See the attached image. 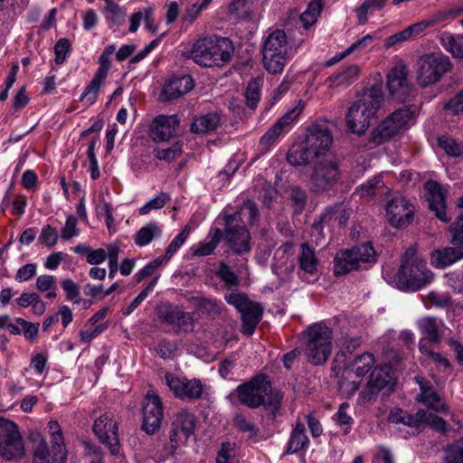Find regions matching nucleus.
<instances>
[{"mask_svg":"<svg viewBox=\"0 0 463 463\" xmlns=\"http://www.w3.org/2000/svg\"><path fill=\"white\" fill-rule=\"evenodd\" d=\"M332 144L333 137L327 124L315 123L307 128L305 138L291 147L287 160L295 166L307 165L314 160L325 158Z\"/></svg>","mask_w":463,"mask_h":463,"instance_id":"1","label":"nucleus"},{"mask_svg":"<svg viewBox=\"0 0 463 463\" xmlns=\"http://www.w3.org/2000/svg\"><path fill=\"white\" fill-rule=\"evenodd\" d=\"M259 216V210L252 201L245 202L239 211L224 218L223 240L229 250L243 254L250 250V235L246 225H252Z\"/></svg>","mask_w":463,"mask_h":463,"instance_id":"2","label":"nucleus"},{"mask_svg":"<svg viewBox=\"0 0 463 463\" xmlns=\"http://www.w3.org/2000/svg\"><path fill=\"white\" fill-rule=\"evenodd\" d=\"M383 102L382 85L374 84L365 90L360 98L352 103L346 112L345 123L348 130L357 136L364 135Z\"/></svg>","mask_w":463,"mask_h":463,"instance_id":"3","label":"nucleus"},{"mask_svg":"<svg viewBox=\"0 0 463 463\" xmlns=\"http://www.w3.org/2000/svg\"><path fill=\"white\" fill-rule=\"evenodd\" d=\"M432 279L433 273L428 269L427 262L419 257L415 249L406 250L397 272L398 288L402 290L417 291Z\"/></svg>","mask_w":463,"mask_h":463,"instance_id":"4","label":"nucleus"},{"mask_svg":"<svg viewBox=\"0 0 463 463\" xmlns=\"http://www.w3.org/2000/svg\"><path fill=\"white\" fill-rule=\"evenodd\" d=\"M232 53V43L228 38L204 37L193 44L190 56L200 66L213 67L229 61Z\"/></svg>","mask_w":463,"mask_h":463,"instance_id":"5","label":"nucleus"},{"mask_svg":"<svg viewBox=\"0 0 463 463\" xmlns=\"http://www.w3.org/2000/svg\"><path fill=\"white\" fill-rule=\"evenodd\" d=\"M261 52L264 69L270 74L282 73L292 56V48L289 47L285 31L276 29L269 33L263 41Z\"/></svg>","mask_w":463,"mask_h":463,"instance_id":"6","label":"nucleus"},{"mask_svg":"<svg viewBox=\"0 0 463 463\" xmlns=\"http://www.w3.org/2000/svg\"><path fill=\"white\" fill-rule=\"evenodd\" d=\"M305 354L313 364H322L332 352L333 331L325 323H316L304 332Z\"/></svg>","mask_w":463,"mask_h":463,"instance_id":"7","label":"nucleus"},{"mask_svg":"<svg viewBox=\"0 0 463 463\" xmlns=\"http://www.w3.org/2000/svg\"><path fill=\"white\" fill-rule=\"evenodd\" d=\"M239 401L249 408L256 409L261 405L271 406L279 403V394H272L270 383L264 375L253 377L248 383L236 388Z\"/></svg>","mask_w":463,"mask_h":463,"instance_id":"8","label":"nucleus"},{"mask_svg":"<svg viewBox=\"0 0 463 463\" xmlns=\"http://www.w3.org/2000/svg\"><path fill=\"white\" fill-rule=\"evenodd\" d=\"M414 113L408 107L394 110L371 133L370 141L379 146L400 133L406 130L413 121Z\"/></svg>","mask_w":463,"mask_h":463,"instance_id":"9","label":"nucleus"},{"mask_svg":"<svg viewBox=\"0 0 463 463\" xmlns=\"http://www.w3.org/2000/svg\"><path fill=\"white\" fill-rule=\"evenodd\" d=\"M339 162L333 156L316 161L309 178V187L314 193L330 191L340 180Z\"/></svg>","mask_w":463,"mask_h":463,"instance_id":"10","label":"nucleus"},{"mask_svg":"<svg viewBox=\"0 0 463 463\" xmlns=\"http://www.w3.org/2000/svg\"><path fill=\"white\" fill-rule=\"evenodd\" d=\"M452 69L449 58L442 53H428L418 61L417 82L421 87L435 84Z\"/></svg>","mask_w":463,"mask_h":463,"instance_id":"11","label":"nucleus"},{"mask_svg":"<svg viewBox=\"0 0 463 463\" xmlns=\"http://www.w3.org/2000/svg\"><path fill=\"white\" fill-rule=\"evenodd\" d=\"M374 260L375 250L371 242L340 250L334 259L335 274L339 276L357 270L362 263L374 261Z\"/></svg>","mask_w":463,"mask_h":463,"instance_id":"12","label":"nucleus"},{"mask_svg":"<svg viewBox=\"0 0 463 463\" xmlns=\"http://www.w3.org/2000/svg\"><path fill=\"white\" fill-rule=\"evenodd\" d=\"M453 247L439 249L431 253V264L439 269L446 268L463 258V214H459L450 226Z\"/></svg>","mask_w":463,"mask_h":463,"instance_id":"13","label":"nucleus"},{"mask_svg":"<svg viewBox=\"0 0 463 463\" xmlns=\"http://www.w3.org/2000/svg\"><path fill=\"white\" fill-rule=\"evenodd\" d=\"M24 455V440L15 422L0 417V456L7 460Z\"/></svg>","mask_w":463,"mask_h":463,"instance_id":"14","label":"nucleus"},{"mask_svg":"<svg viewBox=\"0 0 463 463\" xmlns=\"http://www.w3.org/2000/svg\"><path fill=\"white\" fill-rule=\"evenodd\" d=\"M388 222L394 228H405L412 223L415 215V206L406 197L395 193L385 205Z\"/></svg>","mask_w":463,"mask_h":463,"instance_id":"15","label":"nucleus"},{"mask_svg":"<svg viewBox=\"0 0 463 463\" xmlns=\"http://www.w3.org/2000/svg\"><path fill=\"white\" fill-rule=\"evenodd\" d=\"M115 51L116 46L109 44L105 47L100 54L99 58V66L80 98V100L86 105L90 106L96 102L99 90L108 77L109 70L111 65L110 57L114 54Z\"/></svg>","mask_w":463,"mask_h":463,"instance_id":"16","label":"nucleus"},{"mask_svg":"<svg viewBox=\"0 0 463 463\" xmlns=\"http://www.w3.org/2000/svg\"><path fill=\"white\" fill-rule=\"evenodd\" d=\"M166 385L175 397L184 401H194L202 398L204 385L199 379L179 377L172 373L165 374Z\"/></svg>","mask_w":463,"mask_h":463,"instance_id":"17","label":"nucleus"},{"mask_svg":"<svg viewBox=\"0 0 463 463\" xmlns=\"http://www.w3.org/2000/svg\"><path fill=\"white\" fill-rule=\"evenodd\" d=\"M93 431L101 443L105 444L112 455L119 452L118 422L112 413L106 412L99 416L93 424Z\"/></svg>","mask_w":463,"mask_h":463,"instance_id":"18","label":"nucleus"},{"mask_svg":"<svg viewBox=\"0 0 463 463\" xmlns=\"http://www.w3.org/2000/svg\"><path fill=\"white\" fill-rule=\"evenodd\" d=\"M162 419V401L153 390H150L146 392L143 403V430L147 434L156 433L160 429Z\"/></svg>","mask_w":463,"mask_h":463,"instance_id":"19","label":"nucleus"},{"mask_svg":"<svg viewBox=\"0 0 463 463\" xmlns=\"http://www.w3.org/2000/svg\"><path fill=\"white\" fill-rule=\"evenodd\" d=\"M395 384L394 373L392 368L384 364L375 367L370 375V381L367 390L361 392L360 397L364 402H369L381 390H392Z\"/></svg>","mask_w":463,"mask_h":463,"instance_id":"20","label":"nucleus"},{"mask_svg":"<svg viewBox=\"0 0 463 463\" xmlns=\"http://www.w3.org/2000/svg\"><path fill=\"white\" fill-rule=\"evenodd\" d=\"M303 109L304 103L300 100L296 107L288 110L284 116L279 118L270 128H269L260 140V148L261 152H267L275 144L278 137L283 134L284 129L292 124L301 114Z\"/></svg>","mask_w":463,"mask_h":463,"instance_id":"21","label":"nucleus"},{"mask_svg":"<svg viewBox=\"0 0 463 463\" xmlns=\"http://www.w3.org/2000/svg\"><path fill=\"white\" fill-rule=\"evenodd\" d=\"M408 68L404 64H398L392 68L387 76V86L392 99L403 102L412 90L408 82Z\"/></svg>","mask_w":463,"mask_h":463,"instance_id":"22","label":"nucleus"},{"mask_svg":"<svg viewBox=\"0 0 463 463\" xmlns=\"http://www.w3.org/2000/svg\"><path fill=\"white\" fill-rule=\"evenodd\" d=\"M427 191V199L430 211L435 213L437 218L444 222H448L449 218L447 216V205L445 190L436 181H428L425 184Z\"/></svg>","mask_w":463,"mask_h":463,"instance_id":"23","label":"nucleus"},{"mask_svg":"<svg viewBox=\"0 0 463 463\" xmlns=\"http://www.w3.org/2000/svg\"><path fill=\"white\" fill-rule=\"evenodd\" d=\"M194 88V80L189 75L173 77L167 80L160 93V99L170 101L181 98Z\"/></svg>","mask_w":463,"mask_h":463,"instance_id":"24","label":"nucleus"},{"mask_svg":"<svg viewBox=\"0 0 463 463\" xmlns=\"http://www.w3.org/2000/svg\"><path fill=\"white\" fill-rule=\"evenodd\" d=\"M159 317L170 326L176 327V332L191 333L194 328V318L190 312L178 307H167Z\"/></svg>","mask_w":463,"mask_h":463,"instance_id":"25","label":"nucleus"},{"mask_svg":"<svg viewBox=\"0 0 463 463\" xmlns=\"http://www.w3.org/2000/svg\"><path fill=\"white\" fill-rule=\"evenodd\" d=\"M178 125L175 115H158L150 125V135L155 141H166L175 135Z\"/></svg>","mask_w":463,"mask_h":463,"instance_id":"26","label":"nucleus"},{"mask_svg":"<svg viewBox=\"0 0 463 463\" xmlns=\"http://www.w3.org/2000/svg\"><path fill=\"white\" fill-rule=\"evenodd\" d=\"M420 333L423 335L429 345H439L441 343L445 334V324L441 319L435 317H424L417 321Z\"/></svg>","mask_w":463,"mask_h":463,"instance_id":"27","label":"nucleus"},{"mask_svg":"<svg viewBox=\"0 0 463 463\" xmlns=\"http://www.w3.org/2000/svg\"><path fill=\"white\" fill-rule=\"evenodd\" d=\"M415 380L420 386V392L417 395L416 400L427 405L430 409L438 412H447V406L440 402L439 394L434 390L431 383L420 376H416Z\"/></svg>","mask_w":463,"mask_h":463,"instance_id":"28","label":"nucleus"},{"mask_svg":"<svg viewBox=\"0 0 463 463\" xmlns=\"http://www.w3.org/2000/svg\"><path fill=\"white\" fill-rule=\"evenodd\" d=\"M66 449L49 447L44 439H41L33 450V463H65Z\"/></svg>","mask_w":463,"mask_h":463,"instance_id":"29","label":"nucleus"},{"mask_svg":"<svg viewBox=\"0 0 463 463\" xmlns=\"http://www.w3.org/2000/svg\"><path fill=\"white\" fill-rule=\"evenodd\" d=\"M194 429V416L187 411H179L176 413L173 422L171 440L177 442L182 438L187 439L193 434Z\"/></svg>","mask_w":463,"mask_h":463,"instance_id":"30","label":"nucleus"},{"mask_svg":"<svg viewBox=\"0 0 463 463\" xmlns=\"http://www.w3.org/2000/svg\"><path fill=\"white\" fill-rule=\"evenodd\" d=\"M240 313L242 319L243 334L251 335L261 319L263 308L259 303L250 301L246 308Z\"/></svg>","mask_w":463,"mask_h":463,"instance_id":"31","label":"nucleus"},{"mask_svg":"<svg viewBox=\"0 0 463 463\" xmlns=\"http://www.w3.org/2000/svg\"><path fill=\"white\" fill-rule=\"evenodd\" d=\"M309 445V440L306 435L305 424L298 420L291 430L286 453L294 454L307 449Z\"/></svg>","mask_w":463,"mask_h":463,"instance_id":"32","label":"nucleus"},{"mask_svg":"<svg viewBox=\"0 0 463 463\" xmlns=\"http://www.w3.org/2000/svg\"><path fill=\"white\" fill-rule=\"evenodd\" d=\"M222 237V232L220 228H213L208 234L209 241H201L191 248L193 255L195 257H204L213 253Z\"/></svg>","mask_w":463,"mask_h":463,"instance_id":"33","label":"nucleus"},{"mask_svg":"<svg viewBox=\"0 0 463 463\" xmlns=\"http://www.w3.org/2000/svg\"><path fill=\"white\" fill-rule=\"evenodd\" d=\"M299 269L307 274L313 275L316 273L318 266V260L316 256L315 250L308 243L304 242L300 246L298 255Z\"/></svg>","mask_w":463,"mask_h":463,"instance_id":"34","label":"nucleus"},{"mask_svg":"<svg viewBox=\"0 0 463 463\" xmlns=\"http://www.w3.org/2000/svg\"><path fill=\"white\" fill-rule=\"evenodd\" d=\"M426 419V410L420 409L414 415H411L402 410L392 411L389 421L394 424H403L409 427H417Z\"/></svg>","mask_w":463,"mask_h":463,"instance_id":"35","label":"nucleus"},{"mask_svg":"<svg viewBox=\"0 0 463 463\" xmlns=\"http://www.w3.org/2000/svg\"><path fill=\"white\" fill-rule=\"evenodd\" d=\"M220 116L217 113H208L196 117L192 125L191 130L197 134H206L214 131L220 125Z\"/></svg>","mask_w":463,"mask_h":463,"instance_id":"36","label":"nucleus"},{"mask_svg":"<svg viewBox=\"0 0 463 463\" xmlns=\"http://www.w3.org/2000/svg\"><path fill=\"white\" fill-rule=\"evenodd\" d=\"M288 246L284 245L277 250L275 252L274 260L275 263L272 266L274 273L278 276H288L295 269V263L293 260H289L287 256Z\"/></svg>","mask_w":463,"mask_h":463,"instance_id":"37","label":"nucleus"},{"mask_svg":"<svg viewBox=\"0 0 463 463\" xmlns=\"http://www.w3.org/2000/svg\"><path fill=\"white\" fill-rule=\"evenodd\" d=\"M161 235V226L156 222H150L137 232L134 236V241L137 246L144 247Z\"/></svg>","mask_w":463,"mask_h":463,"instance_id":"38","label":"nucleus"},{"mask_svg":"<svg viewBox=\"0 0 463 463\" xmlns=\"http://www.w3.org/2000/svg\"><path fill=\"white\" fill-rule=\"evenodd\" d=\"M419 349L426 363H432L444 370L449 368L450 364L448 359L441 354L435 352L431 345H429L426 339L420 340Z\"/></svg>","mask_w":463,"mask_h":463,"instance_id":"39","label":"nucleus"},{"mask_svg":"<svg viewBox=\"0 0 463 463\" xmlns=\"http://www.w3.org/2000/svg\"><path fill=\"white\" fill-rule=\"evenodd\" d=\"M440 44L453 57L463 59V34L454 35L450 33H443L440 35Z\"/></svg>","mask_w":463,"mask_h":463,"instance_id":"40","label":"nucleus"},{"mask_svg":"<svg viewBox=\"0 0 463 463\" xmlns=\"http://www.w3.org/2000/svg\"><path fill=\"white\" fill-rule=\"evenodd\" d=\"M360 69L357 65H350L345 70L330 76L327 79L330 86H346L353 82L359 75Z\"/></svg>","mask_w":463,"mask_h":463,"instance_id":"41","label":"nucleus"},{"mask_svg":"<svg viewBox=\"0 0 463 463\" xmlns=\"http://www.w3.org/2000/svg\"><path fill=\"white\" fill-rule=\"evenodd\" d=\"M374 364V356L372 354L364 353L361 355L356 356L350 366L352 372L357 377L362 378L365 374H367L368 372L371 371Z\"/></svg>","mask_w":463,"mask_h":463,"instance_id":"42","label":"nucleus"},{"mask_svg":"<svg viewBox=\"0 0 463 463\" xmlns=\"http://www.w3.org/2000/svg\"><path fill=\"white\" fill-rule=\"evenodd\" d=\"M323 5L320 0H313L310 2L299 17V22L305 29H308L316 24L317 17L320 15Z\"/></svg>","mask_w":463,"mask_h":463,"instance_id":"43","label":"nucleus"},{"mask_svg":"<svg viewBox=\"0 0 463 463\" xmlns=\"http://www.w3.org/2000/svg\"><path fill=\"white\" fill-rule=\"evenodd\" d=\"M263 80L261 78H255L249 81L246 91L245 99L247 106L250 109H256L260 99V88Z\"/></svg>","mask_w":463,"mask_h":463,"instance_id":"44","label":"nucleus"},{"mask_svg":"<svg viewBox=\"0 0 463 463\" xmlns=\"http://www.w3.org/2000/svg\"><path fill=\"white\" fill-rule=\"evenodd\" d=\"M104 14L109 24L120 26L125 22L127 11L118 4L114 3L108 6H104Z\"/></svg>","mask_w":463,"mask_h":463,"instance_id":"45","label":"nucleus"},{"mask_svg":"<svg viewBox=\"0 0 463 463\" xmlns=\"http://www.w3.org/2000/svg\"><path fill=\"white\" fill-rule=\"evenodd\" d=\"M233 423L235 428L239 431L246 433L249 439H253L260 433L258 426L242 414H236L233 418Z\"/></svg>","mask_w":463,"mask_h":463,"instance_id":"46","label":"nucleus"},{"mask_svg":"<svg viewBox=\"0 0 463 463\" xmlns=\"http://www.w3.org/2000/svg\"><path fill=\"white\" fill-rule=\"evenodd\" d=\"M36 288L41 292H47L45 298H56V280L52 275H40L36 279L35 282Z\"/></svg>","mask_w":463,"mask_h":463,"instance_id":"47","label":"nucleus"},{"mask_svg":"<svg viewBox=\"0 0 463 463\" xmlns=\"http://www.w3.org/2000/svg\"><path fill=\"white\" fill-rule=\"evenodd\" d=\"M194 304L196 308L203 313L213 316L219 315L221 313L220 302L214 298L197 297L194 299Z\"/></svg>","mask_w":463,"mask_h":463,"instance_id":"48","label":"nucleus"},{"mask_svg":"<svg viewBox=\"0 0 463 463\" xmlns=\"http://www.w3.org/2000/svg\"><path fill=\"white\" fill-rule=\"evenodd\" d=\"M386 0H364L356 10V14L360 24H364L367 20L369 12L381 9L384 6Z\"/></svg>","mask_w":463,"mask_h":463,"instance_id":"49","label":"nucleus"},{"mask_svg":"<svg viewBox=\"0 0 463 463\" xmlns=\"http://www.w3.org/2000/svg\"><path fill=\"white\" fill-rule=\"evenodd\" d=\"M444 463H463V440L447 447L444 454Z\"/></svg>","mask_w":463,"mask_h":463,"instance_id":"50","label":"nucleus"},{"mask_svg":"<svg viewBox=\"0 0 463 463\" xmlns=\"http://www.w3.org/2000/svg\"><path fill=\"white\" fill-rule=\"evenodd\" d=\"M169 201L170 196L168 194L160 193L139 209V214L146 215L152 210L162 209Z\"/></svg>","mask_w":463,"mask_h":463,"instance_id":"51","label":"nucleus"},{"mask_svg":"<svg viewBox=\"0 0 463 463\" xmlns=\"http://www.w3.org/2000/svg\"><path fill=\"white\" fill-rule=\"evenodd\" d=\"M191 227L186 225L182 230V232L173 239L165 252V259L166 260H170L172 256L177 251V250L184 243V241L189 237Z\"/></svg>","mask_w":463,"mask_h":463,"instance_id":"52","label":"nucleus"},{"mask_svg":"<svg viewBox=\"0 0 463 463\" xmlns=\"http://www.w3.org/2000/svg\"><path fill=\"white\" fill-rule=\"evenodd\" d=\"M216 275L222 281L225 283V286L227 288H232L239 285L238 276L224 262L220 263Z\"/></svg>","mask_w":463,"mask_h":463,"instance_id":"53","label":"nucleus"},{"mask_svg":"<svg viewBox=\"0 0 463 463\" xmlns=\"http://www.w3.org/2000/svg\"><path fill=\"white\" fill-rule=\"evenodd\" d=\"M153 153L156 158L166 162H171L181 155L182 145L175 143L167 148H156L154 149Z\"/></svg>","mask_w":463,"mask_h":463,"instance_id":"54","label":"nucleus"},{"mask_svg":"<svg viewBox=\"0 0 463 463\" xmlns=\"http://www.w3.org/2000/svg\"><path fill=\"white\" fill-rule=\"evenodd\" d=\"M339 212V215L336 217L338 223L343 225L345 224L349 218V213L346 210L342 209V206L339 204H335L333 206L327 207L325 212L321 214L322 222H328L332 219L333 215Z\"/></svg>","mask_w":463,"mask_h":463,"instance_id":"55","label":"nucleus"},{"mask_svg":"<svg viewBox=\"0 0 463 463\" xmlns=\"http://www.w3.org/2000/svg\"><path fill=\"white\" fill-rule=\"evenodd\" d=\"M158 280V277L153 279L150 283L143 289L138 296L131 302V304L122 311L124 316H129L147 297V295L154 289Z\"/></svg>","mask_w":463,"mask_h":463,"instance_id":"56","label":"nucleus"},{"mask_svg":"<svg viewBox=\"0 0 463 463\" xmlns=\"http://www.w3.org/2000/svg\"><path fill=\"white\" fill-rule=\"evenodd\" d=\"M439 145L449 156H459L463 154V144L458 143L453 138L439 137Z\"/></svg>","mask_w":463,"mask_h":463,"instance_id":"57","label":"nucleus"},{"mask_svg":"<svg viewBox=\"0 0 463 463\" xmlns=\"http://www.w3.org/2000/svg\"><path fill=\"white\" fill-rule=\"evenodd\" d=\"M48 432L51 438L52 447H60V449H66L61 428L58 421L50 420L48 423Z\"/></svg>","mask_w":463,"mask_h":463,"instance_id":"58","label":"nucleus"},{"mask_svg":"<svg viewBox=\"0 0 463 463\" xmlns=\"http://www.w3.org/2000/svg\"><path fill=\"white\" fill-rule=\"evenodd\" d=\"M205 9L200 3L189 4L182 16L183 26L191 25L199 16L200 13Z\"/></svg>","mask_w":463,"mask_h":463,"instance_id":"59","label":"nucleus"},{"mask_svg":"<svg viewBox=\"0 0 463 463\" xmlns=\"http://www.w3.org/2000/svg\"><path fill=\"white\" fill-rule=\"evenodd\" d=\"M224 299L228 304L233 306L239 312H242V310H244L250 303V300L245 294L239 292L226 294Z\"/></svg>","mask_w":463,"mask_h":463,"instance_id":"60","label":"nucleus"},{"mask_svg":"<svg viewBox=\"0 0 463 463\" xmlns=\"http://www.w3.org/2000/svg\"><path fill=\"white\" fill-rule=\"evenodd\" d=\"M77 218L73 215H69L66 219L65 225L61 231V239L70 241L73 237L80 234V229L77 227Z\"/></svg>","mask_w":463,"mask_h":463,"instance_id":"61","label":"nucleus"},{"mask_svg":"<svg viewBox=\"0 0 463 463\" xmlns=\"http://www.w3.org/2000/svg\"><path fill=\"white\" fill-rule=\"evenodd\" d=\"M59 239L57 230L50 224L44 225L41 231L39 241L47 247L54 246Z\"/></svg>","mask_w":463,"mask_h":463,"instance_id":"62","label":"nucleus"},{"mask_svg":"<svg viewBox=\"0 0 463 463\" xmlns=\"http://www.w3.org/2000/svg\"><path fill=\"white\" fill-rule=\"evenodd\" d=\"M70 51L71 44L68 39L61 38L58 40L54 46L55 62L59 65L62 64L65 61L66 56Z\"/></svg>","mask_w":463,"mask_h":463,"instance_id":"63","label":"nucleus"},{"mask_svg":"<svg viewBox=\"0 0 463 463\" xmlns=\"http://www.w3.org/2000/svg\"><path fill=\"white\" fill-rule=\"evenodd\" d=\"M444 109L452 115L463 113V90L444 105Z\"/></svg>","mask_w":463,"mask_h":463,"instance_id":"64","label":"nucleus"}]
</instances>
